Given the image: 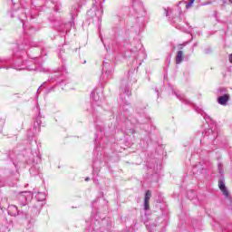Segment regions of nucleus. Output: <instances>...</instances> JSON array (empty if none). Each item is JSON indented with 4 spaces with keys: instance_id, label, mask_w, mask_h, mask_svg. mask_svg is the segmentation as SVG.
Returning a JSON list of instances; mask_svg holds the SVG:
<instances>
[{
    "instance_id": "nucleus-3",
    "label": "nucleus",
    "mask_w": 232,
    "mask_h": 232,
    "mask_svg": "<svg viewBox=\"0 0 232 232\" xmlns=\"http://www.w3.org/2000/svg\"><path fill=\"white\" fill-rule=\"evenodd\" d=\"M8 215H11V217H17L19 215V210L17 209V207L14 205H10L7 208Z\"/></svg>"
},
{
    "instance_id": "nucleus-15",
    "label": "nucleus",
    "mask_w": 232,
    "mask_h": 232,
    "mask_svg": "<svg viewBox=\"0 0 232 232\" xmlns=\"http://www.w3.org/2000/svg\"><path fill=\"white\" fill-rule=\"evenodd\" d=\"M165 12H166V15L168 16V10H165Z\"/></svg>"
},
{
    "instance_id": "nucleus-14",
    "label": "nucleus",
    "mask_w": 232,
    "mask_h": 232,
    "mask_svg": "<svg viewBox=\"0 0 232 232\" xmlns=\"http://www.w3.org/2000/svg\"><path fill=\"white\" fill-rule=\"evenodd\" d=\"M85 180H86V181L90 180V178H86Z\"/></svg>"
},
{
    "instance_id": "nucleus-5",
    "label": "nucleus",
    "mask_w": 232,
    "mask_h": 232,
    "mask_svg": "<svg viewBox=\"0 0 232 232\" xmlns=\"http://www.w3.org/2000/svg\"><path fill=\"white\" fill-rule=\"evenodd\" d=\"M184 61V53L182 51H179L176 56V64H180Z\"/></svg>"
},
{
    "instance_id": "nucleus-11",
    "label": "nucleus",
    "mask_w": 232,
    "mask_h": 232,
    "mask_svg": "<svg viewBox=\"0 0 232 232\" xmlns=\"http://www.w3.org/2000/svg\"><path fill=\"white\" fill-rule=\"evenodd\" d=\"M37 197H43L42 198H44V194H43V193H38V195L36 196V198H37Z\"/></svg>"
},
{
    "instance_id": "nucleus-17",
    "label": "nucleus",
    "mask_w": 232,
    "mask_h": 232,
    "mask_svg": "<svg viewBox=\"0 0 232 232\" xmlns=\"http://www.w3.org/2000/svg\"><path fill=\"white\" fill-rule=\"evenodd\" d=\"M0 186H3V185L0 184Z\"/></svg>"
},
{
    "instance_id": "nucleus-12",
    "label": "nucleus",
    "mask_w": 232,
    "mask_h": 232,
    "mask_svg": "<svg viewBox=\"0 0 232 232\" xmlns=\"http://www.w3.org/2000/svg\"><path fill=\"white\" fill-rule=\"evenodd\" d=\"M178 99H179V101H183L184 96H178Z\"/></svg>"
},
{
    "instance_id": "nucleus-16",
    "label": "nucleus",
    "mask_w": 232,
    "mask_h": 232,
    "mask_svg": "<svg viewBox=\"0 0 232 232\" xmlns=\"http://www.w3.org/2000/svg\"><path fill=\"white\" fill-rule=\"evenodd\" d=\"M229 3H231V4H232V0H229Z\"/></svg>"
},
{
    "instance_id": "nucleus-2",
    "label": "nucleus",
    "mask_w": 232,
    "mask_h": 232,
    "mask_svg": "<svg viewBox=\"0 0 232 232\" xmlns=\"http://www.w3.org/2000/svg\"><path fill=\"white\" fill-rule=\"evenodd\" d=\"M32 198H34V193L31 191H24L18 195V200L22 206H26V202H28V200H32Z\"/></svg>"
},
{
    "instance_id": "nucleus-10",
    "label": "nucleus",
    "mask_w": 232,
    "mask_h": 232,
    "mask_svg": "<svg viewBox=\"0 0 232 232\" xmlns=\"http://www.w3.org/2000/svg\"><path fill=\"white\" fill-rule=\"evenodd\" d=\"M144 209H150V201H144Z\"/></svg>"
},
{
    "instance_id": "nucleus-1",
    "label": "nucleus",
    "mask_w": 232,
    "mask_h": 232,
    "mask_svg": "<svg viewBox=\"0 0 232 232\" xmlns=\"http://www.w3.org/2000/svg\"><path fill=\"white\" fill-rule=\"evenodd\" d=\"M227 90L224 88H220L218 90L217 95L218 96V102L221 106H226L227 104V101H229V94L227 93Z\"/></svg>"
},
{
    "instance_id": "nucleus-4",
    "label": "nucleus",
    "mask_w": 232,
    "mask_h": 232,
    "mask_svg": "<svg viewBox=\"0 0 232 232\" xmlns=\"http://www.w3.org/2000/svg\"><path fill=\"white\" fill-rule=\"evenodd\" d=\"M218 188L222 191L223 195L227 198L229 197V192L227 191V188H226V184L222 179L218 181Z\"/></svg>"
},
{
    "instance_id": "nucleus-7",
    "label": "nucleus",
    "mask_w": 232,
    "mask_h": 232,
    "mask_svg": "<svg viewBox=\"0 0 232 232\" xmlns=\"http://www.w3.org/2000/svg\"><path fill=\"white\" fill-rule=\"evenodd\" d=\"M150 198H151V192H150V190H148L145 194V199L144 201L150 202Z\"/></svg>"
},
{
    "instance_id": "nucleus-8",
    "label": "nucleus",
    "mask_w": 232,
    "mask_h": 232,
    "mask_svg": "<svg viewBox=\"0 0 232 232\" xmlns=\"http://www.w3.org/2000/svg\"><path fill=\"white\" fill-rule=\"evenodd\" d=\"M193 3H195V0H189V2L186 5V8H191V6H193Z\"/></svg>"
},
{
    "instance_id": "nucleus-9",
    "label": "nucleus",
    "mask_w": 232,
    "mask_h": 232,
    "mask_svg": "<svg viewBox=\"0 0 232 232\" xmlns=\"http://www.w3.org/2000/svg\"><path fill=\"white\" fill-rule=\"evenodd\" d=\"M218 171H219L220 175H222L224 173V169L222 167V164H220V163L218 164Z\"/></svg>"
},
{
    "instance_id": "nucleus-13",
    "label": "nucleus",
    "mask_w": 232,
    "mask_h": 232,
    "mask_svg": "<svg viewBox=\"0 0 232 232\" xmlns=\"http://www.w3.org/2000/svg\"><path fill=\"white\" fill-rule=\"evenodd\" d=\"M229 63L232 64V53L229 55Z\"/></svg>"
},
{
    "instance_id": "nucleus-6",
    "label": "nucleus",
    "mask_w": 232,
    "mask_h": 232,
    "mask_svg": "<svg viewBox=\"0 0 232 232\" xmlns=\"http://www.w3.org/2000/svg\"><path fill=\"white\" fill-rule=\"evenodd\" d=\"M91 97L95 102H99V101H101V93L97 91H93L91 94Z\"/></svg>"
}]
</instances>
